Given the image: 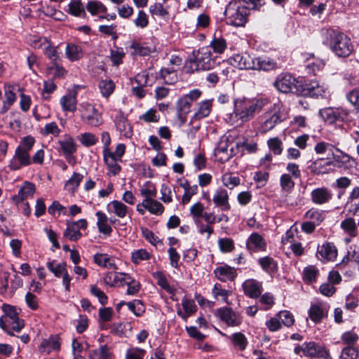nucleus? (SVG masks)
<instances>
[{
  "label": "nucleus",
  "mask_w": 359,
  "mask_h": 359,
  "mask_svg": "<svg viewBox=\"0 0 359 359\" xmlns=\"http://www.w3.org/2000/svg\"><path fill=\"white\" fill-rule=\"evenodd\" d=\"M128 48L130 49L131 54L141 56L148 55L152 52V49L150 47L136 41L131 42Z\"/></svg>",
  "instance_id": "42"
},
{
  "label": "nucleus",
  "mask_w": 359,
  "mask_h": 359,
  "mask_svg": "<svg viewBox=\"0 0 359 359\" xmlns=\"http://www.w3.org/2000/svg\"><path fill=\"white\" fill-rule=\"evenodd\" d=\"M35 191L36 188L33 183L25 182L19 189L18 194L13 197V201L17 204L22 202L28 197L32 196Z\"/></svg>",
  "instance_id": "27"
},
{
  "label": "nucleus",
  "mask_w": 359,
  "mask_h": 359,
  "mask_svg": "<svg viewBox=\"0 0 359 359\" xmlns=\"http://www.w3.org/2000/svg\"><path fill=\"white\" fill-rule=\"evenodd\" d=\"M250 10L241 0H231L226 6L224 15L226 23L234 27H243L248 21Z\"/></svg>",
  "instance_id": "3"
},
{
  "label": "nucleus",
  "mask_w": 359,
  "mask_h": 359,
  "mask_svg": "<svg viewBox=\"0 0 359 359\" xmlns=\"http://www.w3.org/2000/svg\"><path fill=\"white\" fill-rule=\"evenodd\" d=\"M309 316L315 323H319L326 316V311L322 305L312 304L309 311Z\"/></svg>",
  "instance_id": "37"
},
{
  "label": "nucleus",
  "mask_w": 359,
  "mask_h": 359,
  "mask_svg": "<svg viewBox=\"0 0 359 359\" xmlns=\"http://www.w3.org/2000/svg\"><path fill=\"white\" fill-rule=\"evenodd\" d=\"M280 112L278 110L269 111L263 116V121L259 127L261 133H266L282 121Z\"/></svg>",
  "instance_id": "15"
},
{
  "label": "nucleus",
  "mask_w": 359,
  "mask_h": 359,
  "mask_svg": "<svg viewBox=\"0 0 359 359\" xmlns=\"http://www.w3.org/2000/svg\"><path fill=\"white\" fill-rule=\"evenodd\" d=\"M274 88L280 93H288L295 92L298 94L300 82L293 76L287 72L278 74L273 82Z\"/></svg>",
  "instance_id": "5"
},
{
  "label": "nucleus",
  "mask_w": 359,
  "mask_h": 359,
  "mask_svg": "<svg viewBox=\"0 0 359 359\" xmlns=\"http://www.w3.org/2000/svg\"><path fill=\"white\" fill-rule=\"evenodd\" d=\"M258 262L266 273H273L278 269L276 262L271 257L266 256L259 258Z\"/></svg>",
  "instance_id": "41"
},
{
  "label": "nucleus",
  "mask_w": 359,
  "mask_h": 359,
  "mask_svg": "<svg viewBox=\"0 0 359 359\" xmlns=\"http://www.w3.org/2000/svg\"><path fill=\"white\" fill-rule=\"evenodd\" d=\"M212 201L217 207L220 208L222 211H228L231 206L229 203V194L226 189L218 188L212 198Z\"/></svg>",
  "instance_id": "24"
},
{
  "label": "nucleus",
  "mask_w": 359,
  "mask_h": 359,
  "mask_svg": "<svg viewBox=\"0 0 359 359\" xmlns=\"http://www.w3.org/2000/svg\"><path fill=\"white\" fill-rule=\"evenodd\" d=\"M341 229L351 236H355L356 224L355 219L351 217L345 219L341 222Z\"/></svg>",
  "instance_id": "52"
},
{
  "label": "nucleus",
  "mask_w": 359,
  "mask_h": 359,
  "mask_svg": "<svg viewBox=\"0 0 359 359\" xmlns=\"http://www.w3.org/2000/svg\"><path fill=\"white\" fill-rule=\"evenodd\" d=\"M333 147V145L329 143L325 142H319L316 144L314 150L318 154H324L327 151H331L334 161L339 164L348 163L350 162L351 158L346 154L341 152V155H334L332 151ZM339 166H341V165H339Z\"/></svg>",
  "instance_id": "17"
},
{
  "label": "nucleus",
  "mask_w": 359,
  "mask_h": 359,
  "mask_svg": "<svg viewBox=\"0 0 359 359\" xmlns=\"http://www.w3.org/2000/svg\"><path fill=\"white\" fill-rule=\"evenodd\" d=\"M254 70L270 72L275 71L280 68L278 62L269 57H255Z\"/></svg>",
  "instance_id": "22"
},
{
  "label": "nucleus",
  "mask_w": 359,
  "mask_h": 359,
  "mask_svg": "<svg viewBox=\"0 0 359 359\" xmlns=\"http://www.w3.org/2000/svg\"><path fill=\"white\" fill-rule=\"evenodd\" d=\"M69 13L74 16H84L86 12L80 0L72 1L69 4Z\"/></svg>",
  "instance_id": "51"
},
{
  "label": "nucleus",
  "mask_w": 359,
  "mask_h": 359,
  "mask_svg": "<svg viewBox=\"0 0 359 359\" xmlns=\"http://www.w3.org/2000/svg\"><path fill=\"white\" fill-rule=\"evenodd\" d=\"M323 43L328 46L338 57H348L353 50L351 39L343 32L332 28L323 32Z\"/></svg>",
  "instance_id": "2"
},
{
  "label": "nucleus",
  "mask_w": 359,
  "mask_h": 359,
  "mask_svg": "<svg viewBox=\"0 0 359 359\" xmlns=\"http://www.w3.org/2000/svg\"><path fill=\"white\" fill-rule=\"evenodd\" d=\"M247 245L249 248L253 246L255 250H263L266 245L264 238L257 233H253L250 235Z\"/></svg>",
  "instance_id": "43"
},
{
  "label": "nucleus",
  "mask_w": 359,
  "mask_h": 359,
  "mask_svg": "<svg viewBox=\"0 0 359 359\" xmlns=\"http://www.w3.org/2000/svg\"><path fill=\"white\" fill-rule=\"evenodd\" d=\"M128 286L127 294L129 295L136 294L140 290L141 284L132 276L126 280Z\"/></svg>",
  "instance_id": "61"
},
{
  "label": "nucleus",
  "mask_w": 359,
  "mask_h": 359,
  "mask_svg": "<svg viewBox=\"0 0 359 359\" xmlns=\"http://www.w3.org/2000/svg\"><path fill=\"white\" fill-rule=\"evenodd\" d=\"M298 94L304 97H311L318 98L323 97L325 93L324 88L320 86L317 81H306L304 84L300 83Z\"/></svg>",
  "instance_id": "12"
},
{
  "label": "nucleus",
  "mask_w": 359,
  "mask_h": 359,
  "mask_svg": "<svg viewBox=\"0 0 359 359\" xmlns=\"http://www.w3.org/2000/svg\"><path fill=\"white\" fill-rule=\"evenodd\" d=\"M115 126L121 135L126 137H130L132 135V127L128 123L121 111H118L114 118Z\"/></svg>",
  "instance_id": "26"
},
{
  "label": "nucleus",
  "mask_w": 359,
  "mask_h": 359,
  "mask_svg": "<svg viewBox=\"0 0 359 359\" xmlns=\"http://www.w3.org/2000/svg\"><path fill=\"white\" fill-rule=\"evenodd\" d=\"M81 119L88 126L98 127L103 123L102 115L95 106L89 102L81 104Z\"/></svg>",
  "instance_id": "6"
},
{
  "label": "nucleus",
  "mask_w": 359,
  "mask_h": 359,
  "mask_svg": "<svg viewBox=\"0 0 359 359\" xmlns=\"http://www.w3.org/2000/svg\"><path fill=\"white\" fill-rule=\"evenodd\" d=\"M329 351L325 346L313 341H305L302 344H296L294 353L300 356L311 358Z\"/></svg>",
  "instance_id": "7"
},
{
  "label": "nucleus",
  "mask_w": 359,
  "mask_h": 359,
  "mask_svg": "<svg viewBox=\"0 0 359 359\" xmlns=\"http://www.w3.org/2000/svg\"><path fill=\"white\" fill-rule=\"evenodd\" d=\"M337 256V249L333 243L325 242L317 248L316 257L321 262H332Z\"/></svg>",
  "instance_id": "14"
},
{
  "label": "nucleus",
  "mask_w": 359,
  "mask_h": 359,
  "mask_svg": "<svg viewBox=\"0 0 359 359\" xmlns=\"http://www.w3.org/2000/svg\"><path fill=\"white\" fill-rule=\"evenodd\" d=\"M231 63L241 69H253L255 68V57L244 54H237L231 59Z\"/></svg>",
  "instance_id": "20"
},
{
  "label": "nucleus",
  "mask_w": 359,
  "mask_h": 359,
  "mask_svg": "<svg viewBox=\"0 0 359 359\" xmlns=\"http://www.w3.org/2000/svg\"><path fill=\"white\" fill-rule=\"evenodd\" d=\"M212 110V101L205 100L198 104V108L191 118V121L201 120L209 116Z\"/></svg>",
  "instance_id": "36"
},
{
  "label": "nucleus",
  "mask_w": 359,
  "mask_h": 359,
  "mask_svg": "<svg viewBox=\"0 0 359 359\" xmlns=\"http://www.w3.org/2000/svg\"><path fill=\"white\" fill-rule=\"evenodd\" d=\"M60 103L64 111L74 112L76 110V93H69L60 98Z\"/></svg>",
  "instance_id": "29"
},
{
  "label": "nucleus",
  "mask_w": 359,
  "mask_h": 359,
  "mask_svg": "<svg viewBox=\"0 0 359 359\" xmlns=\"http://www.w3.org/2000/svg\"><path fill=\"white\" fill-rule=\"evenodd\" d=\"M109 212L113 213L119 218L125 217L131 210L127 205L119 201H113L107 204Z\"/></svg>",
  "instance_id": "28"
},
{
  "label": "nucleus",
  "mask_w": 359,
  "mask_h": 359,
  "mask_svg": "<svg viewBox=\"0 0 359 359\" xmlns=\"http://www.w3.org/2000/svg\"><path fill=\"white\" fill-rule=\"evenodd\" d=\"M318 275V269L314 265H309L303 270V280L308 284L316 283Z\"/></svg>",
  "instance_id": "38"
},
{
  "label": "nucleus",
  "mask_w": 359,
  "mask_h": 359,
  "mask_svg": "<svg viewBox=\"0 0 359 359\" xmlns=\"http://www.w3.org/2000/svg\"><path fill=\"white\" fill-rule=\"evenodd\" d=\"M2 310L4 313L6 321L11 329L15 332H20L25 326L24 320L18 317V312L13 306L4 304Z\"/></svg>",
  "instance_id": "8"
},
{
  "label": "nucleus",
  "mask_w": 359,
  "mask_h": 359,
  "mask_svg": "<svg viewBox=\"0 0 359 359\" xmlns=\"http://www.w3.org/2000/svg\"><path fill=\"white\" fill-rule=\"evenodd\" d=\"M83 178V175L78 172H74L72 176L65 183V189L70 193H74Z\"/></svg>",
  "instance_id": "46"
},
{
  "label": "nucleus",
  "mask_w": 359,
  "mask_h": 359,
  "mask_svg": "<svg viewBox=\"0 0 359 359\" xmlns=\"http://www.w3.org/2000/svg\"><path fill=\"white\" fill-rule=\"evenodd\" d=\"M111 353L107 346H101L99 348L93 350L89 359H111Z\"/></svg>",
  "instance_id": "48"
},
{
  "label": "nucleus",
  "mask_w": 359,
  "mask_h": 359,
  "mask_svg": "<svg viewBox=\"0 0 359 359\" xmlns=\"http://www.w3.org/2000/svg\"><path fill=\"white\" fill-rule=\"evenodd\" d=\"M318 114L329 124L342 122L347 116V113L345 111L330 107L320 109Z\"/></svg>",
  "instance_id": "13"
},
{
  "label": "nucleus",
  "mask_w": 359,
  "mask_h": 359,
  "mask_svg": "<svg viewBox=\"0 0 359 359\" xmlns=\"http://www.w3.org/2000/svg\"><path fill=\"white\" fill-rule=\"evenodd\" d=\"M79 141L85 147H90L95 145L98 140L95 135L90 133H84L81 134Z\"/></svg>",
  "instance_id": "62"
},
{
  "label": "nucleus",
  "mask_w": 359,
  "mask_h": 359,
  "mask_svg": "<svg viewBox=\"0 0 359 359\" xmlns=\"http://www.w3.org/2000/svg\"><path fill=\"white\" fill-rule=\"evenodd\" d=\"M34 144L35 139L31 135H27L21 138L19 142V145L17 147V148L20 149V150L29 154Z\"/></svg>",
  "instance_id": "53"
},
{
  "label": "nucleus",
  "mask_w": 359,
  "mask_h": 359,
  "mask_svg": "<svg viewBox=\"0 0 359 359\" xmlns=\"http://www.w3.org/2000/svg\"><path fill=\"white\" fill-rule=\"evenodd\" d=\"M104 161L109 170L108 175H116L121 171V166L118 164V161H121L115 156L113 152L109 149L103 151Z\"/></svg>",
  "instance_id": "23"
},
{
  "label": "nucleus",
  "mask_w": 359,
  "mask_h": 359,
  "mask_svg": "<svg viewBox=\"0 0 359 359\" xmlns=\"http://www.w3.org/2000/svg\"><path fill=\"white\" fill-rule=\"evenodd\" d=\"M201 95V91L195 89L191 90L188 94L181 97L177 102V110L179 116L185 117L190 111L191 103L198 99Z\"/></svg>",
  "instance_id": "11"
},
{
  "label": "nucleus",
  "mask_w": 359,
  "mask_h": 359,
  "mask_svg": "<svg viewBox=\"0 0 359 359\" xmlns=\"http://www.w3.org/2000/svg\"><path fill=\"white\" fill-rule=\"evenodd\" d=\"M234 347L239 351H244L248 345V339L241 332H236L230 337Z\"/></svg>",
  "instance_id": "44"
},
{
  "label": "nucleus",
  "mask_w": 359,
  "mask_h": 359,
  "mask_svg": "<svg viewBox=\"0 0 359 359\" xmlns=\"http://www.w3.org/2000/svg\"><path fill=\"white\" fill-rule=\"evenodd\" d=\"M57 144L67 162H70V158H72V155L76 151L77 148L74 138L66 135L63 140L57 142Z\"/></svg>",
  "instance_id": "18"
},
{
  "label": "nucleus",
  "mask_w": 359,
  "mask_h": 359,
  "mask_svg": "<svg viewBox=\"0 0 359 359\" xmlns=\"http://www.w3.org/2000/svg\"><path fill=\"white\" fill-rule=\"evenodd\" d=\"M304 217L317 226L325 220V212L322 210L312 208L304 214Z\"/></svg>",
  "instance_id": "30"
},
{
  "label": "nucleus",
  "mask_w": 359,
  "mask_h": 359,
  "mask_svg": "<svg viewBox=\"0 0 359 359\" xmlns=\"http://www.w3.org/2000/svg\"><path fill=\"white\" fill-rule=\"evenodd\" d=\"M224 186L232 189L240 184V179L231 174H225L222 177Z\"/></svg>",
  "instance_id": "58"
},
{
  "label": "nucleus",
  "mask_w": 359,
  "mask_h": 359,
  "mask_svg": "<svg viewBox=\"0 0 359 359\" xmlns=\"http://www.w3.org/2000/svg\"><path fill=\"white\" fill-rule=\"evenodd\" d=\"M210 47L215 53L221 54L226 49V40L221 37H215L210 43Z\"/></svg>",
  "instance_id": "56"
},
{
  "label": "nucleus",
  "mask_w": 359,
  "mask_h": 359,
  "mask_svg": "<svg viewBox=\"0 0 359 359\" xmlns=\"http://www.w3.org/2000/svg\"><path fill=\"white\" fill-rule=\"evenodd\" d=\"M101 94L104 97H109L115 89V84L111 80H102L99 83Z\"/></svg>",
  "instance_id": "49"
},
{
  "label": "nucleus",
  "mask_w": 359,
  "mask_h": 359,
  "mask_svg": "<svg viewBox=\"0 0 359 359\" xmlns=\"http://www.w3.org/2000/svg\"><path fill=\"white\" fill-rule=\"evenodd\" d=\"M268 146L275 155H280L283 151V143L278 137H273L268 140Z\"/></svg>",
  "instance_id": "60"
},
{
  "label": "nucleus",
  "mask_w": 359,
  "mask_h": 359,
  "mask_svg": "<svg viewBox=\"0 0 359 359\" xmlns=\"http://www.w3.org/2000/svg\"><path fill=\"white\" fill-rule=\"evenodd\" d=\"M149 12L152 15H158L162 18H165L169 14L168 9L160 3H155L150 6Z\"/></svg>",
  "instance_id": "63"
},
{
  "label": "nucleus",
  "mask_w": 359,
  "mask_h": 359,
  "mask_svg": "<svg viewBox=\"0 0 359 359\" xmlns=\"http://www.w3.org/2000/svg\"><path fill=\"white\" fill-rule=\"evenodd\" d=\"M182 305L184 309V312H182L181 310H179L177 311L178 316H180L184 320H187L190 316L194 314L196 310L197 306L192 299H189L187 298H183L182 301Z\"/></svg>",
  "instance_id": "35"
},
{
  "label": "nucleus",
  "mask_w": 359,
  "mask_h": 359,
  "mask_svg": "<svg viewBox=\"0 0 359 359\" xmlns=\"http://www.w3.org/2000/svg\"><path fill=\"white\" fill-rule=\"evenodd\" d=\"M47 268L57 278L61 277L67 271L65 263L55 264L54 262H49L47 263Z\"/></svg>",
  "instance_id": "55"
},
{
  "label": "nucleus",
  "mask_w": 359,
  "mask_h": 359,
  "mask_svg": "<svg viewBox=\"0 0 359 359\" xmlns=\"http://www.w3.org/2000/svg\"><path fill=\"white\" fill-rule=\"evenodd\" d=\"M146 351L140 348H132L127 351L126 359H143Z\"/></svg>",
  "instance_id": "64"
},
{
  "label": "nucleus",
  "mask_w": 359,
  "mask_h": 359,
  "mask_svg": "<svg viewBox=\"0 0 359 359\" xmlns=\"http://www.w3.org/2000/svg\"><path fill=\"white\" fill-rule=\"evenodd\" d=\"M217 314L219 319L229 327L239 326L243 322L241 314L231 307L219 308L217 310Z\"/></svg>",
  "instance_id": "10"
},
{
  "label": "nucleus",
  "mask_w": 359,
  "mask_h": 359,
  "mask_svg": "<svg viewBox=\"0 0 359 359\" xmlns=\"http://www.w3.org/2000/svg\"><path fill=\"white\" fill-rule=\"evenodd\" d=\"M65 55L67 59L72 62L77 61L83 56L82 48L75 43H69L65 48Z\"/></svg>",
  "instance_id": "32"
},
{
  "label": "nucleus",
  "mask_w": 359,
  "mask_h": 359,
  "mask_svg": "<svg viewBox=\"0 0 359 359\" xmlns=\"http://www.w3.org/2000/svg\"><path fill=\"white\" fill-rule=\"evenodd\" d=\"M212 293L216 299H218V297H221L224 302L228 303L227 299L231 294V292L223 288L219 283H215L212 288Z\"/></svg>",
  "instance_id": "54"
},
{
  "label": "nucleus",
  "mask_w": 359,
  "mask_h": 359,
  "mask_svg": "<svg viewBox=\"0 0 359 359\" xmlns=\"http://www.w3.org/2000/svg\"><path fill=\"white\" fill-rule=\"evenodd\" d=\"M32 164V158L29 154L25 152L20 149L16 148L15 154L9 163V168L12 170H18L22 167Z\"/></svg>",
  "instance_id": "16"
},
{
  "label": "nucleus",
  "mask_w": 359,
  "mask_h": 359,
  "mask_svg": "<svg viewBox=\"0 0 359 359\" xmlns=\"http://www.w3.org/2000/svg\"><path fill=\"white\" fill-rule=\"evenodd\" d=\"M332 198L331 191L327 187H320L313 189L311 193V201L316 205L328 203Z\"/></svg>",
  "instance_id": "21"
},
{
  "label": "nucleus",
  "mask_w": 359,
  "mask_h": 359,
  "mask_svg": "<svg viewBox=\"0 0 359 359\" xmlns=\"http://www.w3.org/2000/svg\"><path fill=\"white\" fill-rule=\"evenodd\" d=\"M61 130L58 128L55 122H51L45 125L44 128L41 129V133L43 135H52L54 137L59 136Z\"/></svg>",
  "instance_id": "59"
},
{
  "label": "nucleus",
  "mask_w": 359,
  "mask_h": 359,
  "mask_svg": "<svg viewBox=\"0 0 359 359\" xmlns=\"http://www.w3.org/2000/svg\"><path fill=\"white\" fill-rule=\"evenodd\" d=\"M294 178L290 174L283 173L280 177V186L284 192L290 193L295 185Z\"/></svg>",
  "instance_id": "45"
},
{
  "label": "nucleus",
  "mask_w": 359,
  "mask_h": 359,
  "mask_svg": "<svg viewBox=\"0 0 359 359\" xmlns=\"http://www.w3.org/2000/svg\"><path fill=\"white\" fill-rule=\"evenodd\" d=\"M194 59L189 60V67L191 72L207 71L216 67L219 62L217 57L213 56L210 47L205 46L199 48L197 52H193Z\"/></svg>",
  "instance_id": "4"
},
{
  "label": "nucleus",
  "mask_w": 359,
  "mask_h": 359,
  "mask_svg": "<svg viewBox=\"0 0 359 359\" xmlns=\"http://www.w3.org/2000/svg\"><path fill=\"white\" fill-rule=\"evenodd\" d=\"M358 350L352 346H347L341 350L339 359H357Z\"/></svg>",
  "instance_id": "57"
},
{
  "label": "nucleus",
  "mask_w": 359,
  "mask_h": 359,
  "mask_svg": "<svg viewBox=\"0 0 359 359\" xmlns=\"http://www.w3.org/2000/svg\"><path fill=\"white\" fill-rule=\"evenodd\" d=\"M153 277L156 280L157 284L168 293L171 294L172 300L177 301V299L175 298V290L168 283L165 274L162 271H156L153 273Z\"/></svg>",
  "instance_id": "34"
},
{
  "label": "nucleus",
  "mask_w": 359,
  "mask_h": 359,
  "mask_svg": "<svg viewBox=\"0 0 359 359\" xmlns=\"http://www.w3.org/2000/svg\"><path fill=\"white\" fill-rule=\"evenodd\" d=\"M142 207L147 208L151 214L156 215H161L164 211V206L154 199L151 201L143 200Z\"/></svg>",
  "instance_id": "40"
},
{
  "label": "nucleus",
  "mask_w": 359,
  "mask_h": 359,
  "mask_svg": "<svg viewBox=\"0 0 359 359\" xmlns=\"http://www.w3.org/2000/svg\"><path fill=\"white\" fill-rule=\"evenodd\" d=\"M159 78L163 79L166 84H174L177 81L176 70L173 67L162 68L159 72Z\"/></svg>",
  "instance_id": "39"
},
{
  "label": "nucleus",
  "mask_w": 359,
  "mask_h": 359,
  "mask_svg": "<svg viewBox=\"0 0 359 359\" xmlns=\"http://www.w3.org/2000/svg\"><path fill=\"white\" fill-rule=\"evenodd\" d=\"M332 165V161H324L323 158H319L311 164V170L314 174L323 175L328 173L331 170V166Z\"/></svg>",
  "instance_id": "31"
},
{
  "label": "nucleus",
  "mask_w": 359,
  "mask_h": 359,
  "mask_svg": "<svg viewBox=\"0 0 359 359\" xmlns=\"http://www.w3.org/2000/svg\"><path fill=\"white\" fill-rule=\"evenodd\" d=\"M67 228L64 231L63 236L71 241H77L79 240L82 233L81 229H86L88 222L85 219H81L78 221H69L66 222Z\"/></svg>",
  "instance_id": "9"
},
{
  "label": "nucleus",
  "mask_w": 359,
  "mask_h": 359,
  "mask_svg": "<svg viewBox=\"0 0 359 359\" xmlns=\"http://www.w3.org/2000/svg\"><path fill=\"white\" fill-rule=\"evenodd\" d=\"M16 100V95L11 88H8L5 90L4 100L3 102V107L1 109L2 113L6 112L11 105L15 102Z\"/></svg>",
  "instance_id": "50"
},
{
  "label": "nucleus",
  "mask_w": 359,
  "mask_h": 359,
  "mask_svg": "<svg viewBox=\"0 0 359 359\" xmlns=\"http://www.w3.org/2000/svg\"><path fill=\"white\" fill-rule=\"evenodd\" d=\"M97 218V226L99 231L107 236H109L112 232V228L109 224V218L105 213L102 211H97L95 213Z\"/></svg>",
  "instance_id": "33"
},
{
  "label": "nucleus",
  "mask_w": 359,
  "mask_h": 359,
  "mask_svg": "<svg viewBox=\"0 0 359 359\" xmlns=\"http://www.w3.org/2000/svg\"><path fill=\"white\" fill-rule=\"evenodd\" d=\"M213 273L215 277L222 282L233 281L237 276L236 269L226 264L217 266Z\"/></svg>",
  "instance_id": "19"
},
{
  "label": "nucleus",
  "mask_w": 359,
  "mask_h": 359,
  "mask_svg": "<svg viewBox=\"0 0 359 359\" xmlns=\"http://www.w3.org/2000/svg\"><path fill=\"white\" fill-rule=\"evenodd\" d=\"M266 100L238 99L234 101V111L233 113L226 114L225 119L231 124H238L249 121L255 114L259 112Z\"/></svg>",
  "instance_id": "1"
},
{
  "label": "nucleus",
  "mask_w": 359,
  "mask_h": 359,
  "mask_svg": "<svg viewBox=\"0 0 359 359\" xmlns=\"http://www.w3.org/2000/svg\"><path fill=\"white\" fill-rule=\"evenodd\" d=\"M86 9L93 15H97L100 13H103L106 14L107 12V7L102 2L99 1H88L86 5Z\"/></svg>",
  "instance_id": "47"
},
{
  "label": "nucleus",
  "mask_w": 359,
  "mask_h": 359,
  "mask_svg": "<svg viewBox=\"0 0 359 359\" xmlns=\"http://www.w3.org/2000/svg\"><path fill=\"white\" fill-rule=\"evenodd\" d=\"M243 288L245 294L253 299L259 297L262 292V283L253 279L245 280L243 283Z\"/></svg>",
  "instance_id": "25"
}]
</instances>
